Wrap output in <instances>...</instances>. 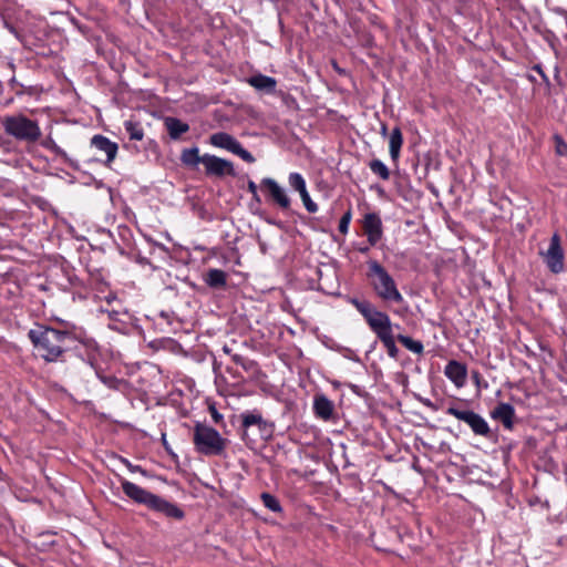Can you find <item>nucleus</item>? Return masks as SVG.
Instances as JSON below:
<instances>
[{
    "label": "nucleus",
    "instance_id": "2eb2a0df",
    "mask_svg": "<svg viewBox=\"0 0 567 567\" xmlns=\"http://www.w3.org/2000/svg\"><path fill=\"white\" fill-rule=\"evenodd\" d=\"M491 417L499 421L506 430H512L514 426L515 409L509 403H499L493 411Z\"/></svg>",
    "mask_w": 567,
    "mask_h": 567
},
{
    "label": "nucleus",
    "instance_id": "79ce46f5",
    "mask_svg": "<svg viewBox=\"0 0 567 567\" xmlns=\"http://www.w3.org/2000/svg\"><path fill=\"white\" fill-rule=\"evenodd\" d=\"M360 251H361V252H365V251H368V248L362 247V248H360Z\"/></svg>",
    "mask_w": 567,
    "mask_h": 567
},
{
    "label": "nucleus",
    "instance_id": "4468645a",
    "mask_svg": "<svg viewBox=\"0 0 567 567\" xmlns=\"http://www.w3.org/2000/svg\"><path fill=\"white\" fill-rule=\"evenodd\" d=\"M445 377L454 383L456 388H462L466 383L467 370L465 364L451 360L444 368Z\"/></svg>",
    "mask_w": 567,
    "mask_h": 567
},
{
    "label": "nucleus",
    "instance_id": "a19ab883",
    "mask_svg": "<svg viewBox=\"0 0 567 567\" xmlns=\"http://www.w3.org/2000/svg\"><path fill=\"white\" fill-rule=\"evenodd\" d=\"M38 208H40L42 210L44 209V207L42 205H40V200L39 199H38Z\"/></svg>",
    "mask_w": 567,
    "mask_h": 567
},
{
    "label": "nucleus",
    "instance_id": "c9c22d12",
    "mask_svg": "<svg viewBox=\"0 0 567 567\" xmlns=\"http://www.w3.org/2000/svg\"><path fill=\"white\" fill-rule=\"evenodd\" d=\"M210 412L215 422H218L221 419V415L217 412L215 408H212Z\"/></svg>",
    "mask_w": 567,
    "mask_h": 567
},
{
    "label": "nucleus",
    "instance_id": "393cba45",
    "mask_svg": "<svg viewBox=\"0 0 567 567\" xmlns=\"http://www.w3.org/2000/svg\"><path fill=\"white\" fill-rule=\"evenodd\" d=\"M126 133L131 140L141 141L144 137V130L140 123L133 121H126L124 123Z\"/></svg>",
    "mask_w": 567,
    "mask_h": 567
},
{
    "label": "nucleus",
    "instance_id": "423d86ee",
    "mask_svg": "<svg viewBox=\"0 0 567 567\" xmlns=\"http://www.w3.org/2000/svg\"><path fill=\"white\" fill-rule=\"evenodd\" d=\"M193 443L198 453L210 456L221 455L228 441L214 427L197 423L194 427Z\"/></svg>",
    "mask_w": 567,
    "mask_h": 567
},
{
    "label": "nucleus",
    "instance_id": "bb28decb",
    "mask_svg": "<svg viewBox=\"0 0 567 567\" xmlns=\"http://www.w3.org/2000/svg\"><path fill=\"white\" fill-rule=\"evenodd\" d=\"M289 186L297 190L298 193H301L302 190L307 189L306 181L303 176L300 173H290L288 177Z\"/></svg>",
    "mask_w": 567,
    "mask_h": 567
},
{
    "label": "nucleus",
    "instance_id": "20e7f679",
    "mask_svg": "<svg viewBox=\"0 0 567 567\" xmlns=\"http://www.w3.org/2000/svg\"><path fill=\"white\" fill-rule=\"evenodd\" d=\"M367 277L378 298L385 302H403L395 280L389 271L377 260L368 261Z\"/></svg>",
    "mask_w": 567,
    "mask_h": 567
},
{
    "label": "nucleus",
    "instance_id": "6e6552de",
    "mask_svg": "<svg viewBox=\"0 0 567 567\" xmlns=\"http://www.w3.org/2000/svg\"><path fill=\"white\" fill-rule=\"evenodd\" d=\"M446 413L466 423L475 435L484 437H488L491 435L488 423L478 413L472 410H460L455 406L447 408Z\"/></svg>",
    "mask_w": 567,
    "mask_h": 567
},
{
    "label": "nucleus",
    "instance_id": "39448f33",
    "mask_svg": "<svg viewBox=\"0 0 567 567\" xmlns=\"http://www.w3.org/2000/svg\"><path fill=\"white\" fill-rule=\"evenodd\" d=\"M241 439L248 447H254L259 441L268 442L275 433V423L264 419L258 410L240 414Z\"/></svg>",
    "mask_w": 567,
    "mask_h": 567
},
{
    "label": "nucleus",
    "instance_id": "f8f14e48",
    "mask_svg": "<svg viewBox=\"0 0 567 567\" xmlns=\"http://www.w3.org/2000/svg\"><path fill=\"white\" fill-rule=\"evenodd\" d=\"M363 231L371 246H375L382 238V221L378 214L369 213L363 217Z\"/></svg>",
    "mask_w": 567,
    "mask_h": 567
},
{
    "label": "nucleus",
    "instance_id": "a878e982",
    "mask_svg": "<svg viewBox=\"0 0 567 567\" xmlns=\"http://www.w3.org/2000/svg\"><path fill=\"white\" fill-rule=\"evenodd\" d=\"M260 497H261L264 506L266 508H268L269 511H271L274 513H280L282 511V507H281L278 498L275 497L274 495H271L269 493H262Z\"/></svg>",
    "mask_w": 567,
    "mask_h": 567
},
{
    "label": "nucleus",
    "instance_id": "7ed1b4c3",
    "mask_svg": "<svg viewBox=\"0 0 567 567\" xmlns=\"http://www.w3.org/2000/svg\"><path fill=\"white\" fill-rule=\"evenodd\" d=\"M74 342V338L66 331L41 327L38 330V354L47 362L60 360Z\"/></svg>",
    "mask_w": 567,
    "mask_h": 567
},
{
    "label": "nucleus",
    "instance_id": "0eeeda50",
    "mask_svg": "<svg viewBox=\"0 0 567 567\" xmlns=\"http://www.w3.org/2000/svg\"><path fill=\"white\" fill-rule=\"evenodd\" d=\"M2 124L6 133L17 140L35 141V122L25 116H7Z\"/></svg>",
    "mask_w": 567,
    "mask_h": 567
},
{
    "label": "nucleus",
    "instance_id": "c85d7f7f",
    "mask_svg": "<svg viewBox=\"0 0 567 567\" xmlns=\"http://www.w3.org/2000/svg\"><path fill=\"white\" fill-rule=\"evenodd\" d=\"M352 213L351 209H348L341 217L339 221V231L346 235L349 230V225L351 221Z\"/></svg>",
    "mask_w": 567,
    "mask_h": 567
},
{
    "label": "nucleus",
    "instance_id": "e433bc0d",
    "mask_svg": "<svg viewBox=\"0 0 567 567\" xmlns=\"http://www.w3.org/2000/svg\"><path fill=\"white\" fill-rule=\"evenodd\" d=\"M28 337L30 338L31 342L35 346V338H37L35 330L31 329L28 332Z\"/></svg>",
    "mask_w": 567,
    "mask_h": 567
},
{
    "label": "nucleus",
    "instance_id": "473e14b6",
    "mask_svg": "<svg viewBox=\"0 0 567 567\" xmlns=\"http://www.w3.org/2000/svg\"><path fill=\"white\" fill-rule=\"evenodd\" d=\"M533 70H535L540 76L542 79L548 84L549 83V79L548 76L546 75V73L543 71L542 66L539 64H536L533 66Z\"/></svg>",
    "mask_w": 567,
    "mask_h": 567
},
{
    "label": "nucleus",
    "instance_id": "37998d69",
    "mask_svg": "<svg viewBox=\"0 0 567 567\" xmlns=\"http://www.w3.org/2000/svg\"><path fill=\"white\" fill-rule=\"evenodd\" d=\"M477 377H478V372H475L474 373V379H477Z\"/></svg>",
    "mask_w": 567,
    "mask_h": 567
},
{
    "label": "nucleus",
    "instance_id": "2f4dec72",
    "mask_svg": "<svg viewBox=\"0 0 567 567\" xmlns=\"http://www.w3.org/2000/svg\"><path fill=\"white\" fill-rule=\"evenodd\" d=\"M246 371H251L257 367V363L252 360L245 359L244 364H240Z\"/></svg>",
    "mask_w": 567,
    "mask_h": 567
},
{
    "label": "nucleus",
    "instance_id": "c756f323",
    "mask_svg": "<svg viewBox=\"0 0 567 567\" xmlns=\"http://www.w3.org/2000/svg\"><path fill=\"white\" fill-rule=\"evenodd\" d=\"M554 140H555V144H556V153L560 156H566L567 155V143L559 135H555Z\"/></svg>",
    "mask_w": 567,
    "mask_h": 567
},
{
    "label": "nucleus",
    "instance_id": "9d476101",
    "mask_svg": "<svg viewBox=\"0 0 567 567\" xmlns=\"http://www.w3.org/2000/svg\"><path fill=\"white\" fill-rule=\"evenodd\" d=\"M540 255L553 274L557 275L564 271V251L557 233L551 236L548 249L545 252H540Z\"/></svg>",
    "mask_w": 567,
    "mask_h": 567
},
{
    "label": "nucleus",
    "instance_id": "a211bd4d",
    "mask_svg": "<svg viewBox=\"0 0 567 567\" xmlns=\"http://www.w3.org/2000/svg\"><path fill=\"white\" fill-rule=\"evenodd\" d=\"M247 83L257 91L265 93L276 92L277 81L275 78L258 73L247 79Z\"/></svg>",
    "mask_w": 567,
    "mask_h": 567
},
{
    "label": "nucleus",
    "instance_id": "f704fd0d",
    "mask_svg": "<svg viewBox=\"0 0 567 567\" xmlns=\"http://www.w3.org/2000/svg\"><path fill=\"white\" fill-rule=\"evenodd\" d=\"M231 360L236 363V364H244V361H245V358L240 354H233L231 355Z\"/></svg>",
    "mask_w": 567,
    "mask_h": 567
},
{
    "label": "nucleus",
    "instance_id": "f3484780",
    "mask_svg": "<svg viewBox=\"0 0 567 567\" xmlns=\"http://www.w3.org/2000/svg\"><path fill=\"white\" fill-rule=\"evenodd\" d=\"M313 412L317 417L328 421L332 417L334 412L333 402L324 394H317L313 399Z\"/></svg>",
    "mask_w": 567,
    "mask_h": 567
},
{
    "label": "nucleus",
    "instance_id": "cd10ccee",
    "mask_svg": "<svg viewBox=\"0 0 567 567\" xmlns=\"http://www.w3.org/2000/svg\"><path fill=\"white\" fill-rule=\"evenodd\" d=\"M300 194L301 200L309 213H316L318 210V205L311 199L307 189L302 190Z\"/></svg>",
    "mask_w": 567,
    "mask_h": 567
},
{
    "label": "nucleus",
    "instance_id": "ddd939ff",
    "mask_svg": "<svg viewBox=\"0 0 567 567\" xmlns=\"http://www.w3.org/2000/svg\"><path fill=\"white\" fill-rule=\"evenodd\" d=\"M260 187L266 189L270 198L281 208L289 209L290 198L286 194V190L270 177H266L260 182Z\"/></svg>",
    "mask_w": 567,
    "mask_h": 567
},
{
    "label": "nucleus",
    "instance_id": "72a5a7b5",
    "mask_svg": "<svg viewBox=\"0 0 567 567\" xmlns=\"http://www.w3.org/2000/svg\"><path fill=\"white\" fill-rule=\"evenodd\" d=\"M125 463H126L127 468H128L131 472H133V473H134V472H141V473H143V474L145 473V472L142 470V467H141V466H138V465H132L128 461H125Z\"/></svg>",
    "mask_w": 567,
    "mask_h": 567
},
{
    "label": "nucleus",
    "instance_id": "58836bf2",
    "mask_svg": "<svg viewBox=\"0 0 567 567\" xmlns=\"http://www.w3.org/2000/svg\"><path fill=\"white\" fill-rule=\"evenodd\" d=\"M53 150L58 153V154H62L64 155V153L56 146V145H53Z\"/></svg>",
    "mask_w": 567,
    "mask_h": 567
},
{
    "label": "nucleus",
    "instance_id": "1a4fd4ad",
    "mask_svg": "<svg viewBox=\"0 0 567 567\" xmlns=\"http://www.w3.org/2000/svg\"><path fill=\"white\" fill-rule=\"evenodd\" d=\"M209 143L215 147L227 150L247 163L255 162V157L251 155V153L245 150L234 136L226 132H217L212 134L209 136Z\"/></svg>",
    "mask_w": 567,
    "mask_h": 567
},
{
    "label": "nucleus",
    "instance_id": "9b49d317",
    "mask_svg": "<svg viewBox=\"0 0 567 567\" xmlns=\"http://www.w3.org/2000/svg\"><path fill=\"white\" fill-rule=\"evenodd\" d=\"M203 166L209 177L223 178L226 175L236 176L234 164L225 158L212 154H204Z\"/></svg>",
    "mask_w": 567,
    "mask_h": 567
},
{
    "label": "nucleus",
    "instance_id": "412c9836",
    "mask_svg": "<svg viewBox=\"0 0 567 567\" xmlns=\"http://www.w3.org/2000/svg\"><path fill=\"white\" fill-rule=\"evenodd\" d=\"M181 161L185 166L196 168L198 164H203L204 155H199L198 147L186 148L182 152Z\"/></svg>",
    "mask_w": 567,
    "mask_h": 567
},
{
    "label": "nucleus",
    "instance_id": "5701e85b",
    "mask_svg": "<svg viewBox=\"0 0 567 567\" xmlns=\"http://www.w3.org/2000/svg\"><path fill=\"white\" fill-rule=\"evenodd\" d=\"M396 339L411 352L415 354H422L424 346L421 341L414 340L409 336L399 334Z\"/></svg>",
    "mask_w": 567,
    "mask_h": 567
},
{
    "label": "nucleus",
    "instance_id": "4c0bfd02",
    "mask_svg": "<svg viewBox=\"0 0 567 567\" xmlns=\"http://www.w3.org/2000/svg\"><path fill=\"white\" fill-rule=\"evenodd\" d=\"M380 133H381L382 136H386L388 135V127H386V125L384 123L381 125V132Z\"/></svg>",
    "mask_w": 567,
    "mask_h": 567
},
{
    "label": "nucleus",
    "instance_id": "aec40b11",
    "mask_svg": "<svg viewBox=\"0 0 567 567\" xmlns=\"http://www.w3.org/2000/svg\"><path fill=\"white\" fill-rule=\"evenodd\" d=\"M165 126L168 131L169 136L173 140H177L182 134L188 132L189 125L176 117H166Z\"/></svg>",
    "mask_w": 567,
    "mask_h": 567
},
{
    "label": "nucleus",
    "instance_id": "f257e3e1",
    "mask_svg": "<svg viewBox=\"0 0 567 567\" xmlns=\"http://www.w3.org/2000/svg\"><path fill=\"white\" fill-rule=\"evenodd\" d=\"M351 303L358 312L364 318L367 324L377 338L382 342L390 358L396 359L399 349L395 344L393 327L386 312L378 310L370 301L351 299Z\"/></svg>",
    "mask_w": 567,
    "mask_h": 567
},
{
    "label": "nucleus",
    "instance_id": "6ab92c4d",
    "mask_svg": "<svg viewBox=\"0 0 567 567\" xmlns=\"http://www.w3.org/2000/svg\"><path fill=\"white\" fill-rule=\"evenodd\" d=\"M403 144V136L400 127H394L389 136V153L393 162H398Z\"/></svg>",
    "mask_w": 567,
    "mask_h": 567
},
{
    "label": "nucleus",
    "instance_id": "b1692460",
    "mask_svg": "<svg viewBox=\"0 0 567 567\" xmlns=\"http://www.w3.org/2000/svg\"><path fill=\"white\" fill-rule=\"evenodd\" d=\"M369 168L375 175H378L382 181H388L390 178V169L388 166L378 158L370 161Z\"/></svg>",
    "mask_w": 567,
    "mask_h": 567
},
{
    "label": "nucleus",
    "instance_id": "ea45409f",
    "mask_svg": "<svg viewBox=\"0 0 567 567\" xmlns=\"http://www.w3.org/2000/svg\"><path fill=\"white\" fill-rule=\"evenodd\" d=\"M424 404H425L426 406L434 408V405L431 403V401H430V400H426V401L424 402Z\"/></svg>",
    "mask_w": 567,
    "mask_h": 567
},
{
    "label": "nucleus",
    "instance_id": "c03bdc74",
    "mask_svg": "<svg viewBox=\"0 0 567 567\" xmlns=\"http://www.w3.org/2000/svg\"><path fill=\"white\" fill-rule=\"evenodd\" d=\"M477 377H478V372H475L474 373V379H477Z\"/></svg>",
    "mask_w": 567,
    "mask_h": 567
},
{
    "label": "nucleus",
    "instance_id": "7c9ffc66",
    "mask_svg": "<svg viewBox=\"0 0 567 567\" xmlns=\"http://www.w3.org/2000/svg\"><path fill=\"white\" fill-rule=\"evenodd\" d=\"M248 192L251 194L252 198L257 202H260V198H259V195H258V187L257 185L255 184L254 181H249L248 182Z\"/></svg>",
    "mask_w": 567,
    "mask_h": 567
},
{
    "label": "nucleus",
    "instance_id": "4be33fe9",
    "mask_svg": "<svg viewBox=\"0 0 567 567\" xmlns=\"http://www.w3.org/2000/svg\"><path fill=\"white\" fill-rule=\"evenodd\" d=\"M226 272L220 269H209L205 282L212 288H220L226 285Z\"/></svg>",
    "mask_w": 567,
    "mask_h": 567
},
{
    "label": "nucleus",
    "instance_id": "f03ea898",
    "mask_svg": "<svg viewBox=\"0 0 567 567\" xmlns=\"http://www.w3.org/2000/svg\"><path fill=\"white\" fill-rule=\"evenodd\" d=\"M123 493L137 504H143L150 509L162 513L167 517L182 519L184 512L175 504L144 489L127 480H121Z\"/></svg>",
    "mask_w": 567,
    "mask_h": 567
},
{
    "label": "nucleus",
    "instance_id": "dca6fc26",
    "mask_svg": "<svg viewBox=\"0 0 567 567\" xmlns=\"http://www.w3.org/2000/svg\"><path fill=\"white\" fill-rule=\"evenodd\" d=\"M91 145L94 146L96 150L105 153L107 164L112 163L115 159L118 146L115 142H112L110 138L100 134L94 135L91 140Z\"/></svg>",
    "mask_w": 567,
    "mask_h": 567
}]
</instances>
